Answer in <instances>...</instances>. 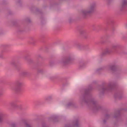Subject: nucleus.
<instances>
[{
    "instance_id": "nucleus-33",
    "label": "nucleus",
    "mask_w": 127,
    "mask_h": 127,
    "mask_svg": "<svg viewBox=\"0 0 127 127\" xmlns=\"http://www.w3.org/2000/svg\"><path fill=\"white\" fill-rule=\"evenodd\" d=\"M21 0H18L17 2L19 4H20Z\"/></svg>"
},
{
    "instance_id": "nucleus-14",
    "label": "nucleus",
    "mask_w": 127,
    "mask_h": 127,
    "mask_svg": "<svg viewBox=\"0 0 127 127\" xmlns=\"http://www.w3.org/2000/svg\"><path fill=\"white\" fill-rule=\"evenodd\" d=\"M1 46L4 49H6L9 47L10 45L9 44H4L2 45Z\"/></svg>"
},
{
    "instance_id": "nucleus-24",
    "label": "nucleus",
    "mask_w": 127,
    "mask_h": 127,
    "mask_svg": "<svg viewBox=\"0 0 127 127\" xmlns=\"http://www.w3.org/2000/svg\"><path fill=\"white\" fill-rule=\"evenodd\" d=\"M52 99V97L51 96H49L46 98L45 99L46 100H49Z\"/></svg>"
},
{
    "instance_id": "nucleus-15",
    "label": "nucleus",
    "mask_w": 127,
    "mask_h": 127,
    "mask_svg": "<svg viewBox=\"0 0 127 127\" xmlns=\"http://www.w3.org/2000/svg\"><path fill=\"white\" fill-rule=\"evenodd\" d=\"M77 47L81 49H82L85 48V46L82 45H78L77 46Z\"/></svg>"
},
{
    "instance_id": "nucleus-29",
    "label": "nucleus",
    "mask_w": 127,
    "mask_h": 127,
    "mask_svg": "<svg viewBox=\"0 0 127 127\" xmlns=\"http://www.w3.org/2000/svg\"><path fill=\"white\" fill-rule=\"evenodd\" d=\"M11 127H16V125L15 124L12 123L11 126Z\"/></svg>"
},
{
    "instance_id": "nucleus-26",
    "label": "nucleus",
    "mask_w": 127,
    "mask_h": 127,
    "mask_svg": "<svg viewBox=\"0 0 127 127\" xmlns=\"http://www.w3.org/2000/svg\"><path fill=\"white\" fill-rule=\"evenodd\" d=\"M55 78V77L54 76H50L49 77V78L51 80H53Z\"/></svg>"
},
{
    "instance_id": "nucleus-31",
    "label": "nucleus",
    "mask_w": 127,
    "mask_h": 127,
    "mask_svg": "<svg viewBox=\"0 0 127 127\" xmlns=\"http://www.w3.org/2000/svg\"><path fill=\"white\" fill-rule=\"evenodd\" d=\"M37 57L38 58H42V57L40 55H38L37 56Z\"/></svg>"
},
{
    "instance_id": "nucleus-5",
    "label": "nucleus",
    "mask_w": 127,
    "mask_h": 127,
    "mask_svg": "<svg viewBox=\"0 0 127 127\" xmlns=\"http://www.w3.org/2000/svg\"><path fill=\"white\" fill-rule=\"evenodd\" d=\"M74 59V58L72 55H69L64 57L61 60V62L65 65L70 63Z\"/></svg>"
},
{
    "instance_id": "nucleus-4",
    "label": "nucleus",
    "mask_w": 127,
    "mask_h": 127,
    "mask_svg": "<svg viewBox=\"0 0 127 127\" xmlns=\"http://www.w3.org/2000/svg\"><path fill=\"white\" fill-rule=\"evenodd\" d=\"M15 84L16 87L12 88V90L16 92H19L21 90V87L22 86L23 83L21 79H17L15 81Z\"/></svg>"
},
{
    "instance_id": "nucleus-9",
    "label": "nucleus",
    "mask_w": 127,
    "mask_h": 127,
    "mask_svg": "<svg viewBox=\"0 0 127 127\" xmlns=\"http://www.w3.org/2000/svg\"><path fill=\"white\" fill-rule=\"evenodd\" d=\"M116 68V65L114 64L109 65L106 67V69L108 70H111L113 71L115 70Z\"/></svg>"
},
{
    "instance_id": "nucleus-23",
    "label": "nucleus",
    "mask_w": 127,
    "mask_h": 127,
    "mask_svg": "<svg viewBox=\"0 0 127 127\" xmlns=\"http://www.w3.org/2000/svg\"><path fill=\"white\" fill-rule=\"evenodd\" d=\"M26 127H32L30 125L26 123H25Z\"/></svg>"
},
{
    "instance_id": "nucleus-38",
    "label": "nucleus",
    "mask_w": 127,
    "mask_h": 127,
    "mask_svg": "<svg viewBox=\"0 0 127 127\" xmlns=\"http://www.w3.org/2000/svg\"><path fill=\"white\" fill-rule=\"evenodd\" d=\"M126 26L127 27V23L126 24Z\"/></svg>"
},
{
    "instance_id": "nucleus-34",
    "label": "nucleus",
    "mask_w": 127,
    "mask_h": 127,
    "mask_svg": "<svg viewBox=\"0 0 127 127\" xmlns=\"http://www.w3.org/2000/svg\"><path fill=\"white\" fill-rule=\"evenodd\" d=\"M42 127H46L45 126V124H44L42 125Z\"/></svg>"
},
{
    "instance_id": "nucleus-25",
    "label": "nucleus",
    "mask_w": 127,
    "mask_h": 127,
    "mask_svg": "<svg viewBox=\"0 0 127 127\" xmlns=\"http://www.w3.org/2000/svg\"><path fill=\"white\" fill-rule=\"evenodd\" d=\"M110 117L109 115L108 114H106L105 116V117L106 119H107Z\"/></svg>"
},
{
    "instance_id": "nucleus-30",
    "label": "nucleus",
    "mask_w": 127,
    "mask_h": 127,
    "mask_svg": "<svg viewBox=\"0 0 127 127\" xmlns=\"http://www.w3.org/2000/svg\"><path fill=\"white\" fill-rule=\"evenodd\" d=\"M108 22H110L112 23H113V21L112 19H110L108 21Z\"/></svg>"
},
{
    "instance_id": "nucleus-11",
    "label": "nucleus",
    "mask_w": 127,
    "mask_h": 127,
    "mask_svg": "<svg viewBox=\"0 0 127 127\" xmlns=\"http://www.w3.org/2000/svg\"><path fill=\"white\" fill-rule=\"evenodd\" d=\"M29 74V72L27 71L23 70L20 73V75L21 76H26Z\"/></svg>"
},
{
    "instance_id": "nucleus-20",
    "label": "nucleus",
    "mask_w": 127,
    "mask_h": 127,
    "mask_svg": "<svg viewBox=\"0 0 127 127\" xmlns=\"http://www.w3.org/2000/svg\"><path fill=\"white\" fill-rule=\"evenodd\" d=\"M4 52V50H2L0 52V57H2V54Z\"/></svg>"
},
{
    "instance_id": "nucleus-8",
    "label": "nucleus",
    "mask_w": 127,
    "mask_h": 127,
    "mask_svg": "<svg viewBox=\"0 0 127 127\" xmlns=\"http://www.w3.org/2000/svg\"><path fill=\"white\" fill-rule=\"evenodd\" d=\"M127 5V0H123L122 3L120 6L119 9L121 11H123Z\"/></svg>"
},
{
    "instance_id": "nucleus-32",
    "label": "nucleus",
    "mask_w": 127,
    "mask_h": 127,
    "mask_svg": "<svg viewBox=\"0 0 127 127\" xmlns=\"http://www.w3.org/2000/svg\"><path fill=\"white\" fill-rule=\"evenodd\" d=\"M27 21L29 22L30 23L31 22V20L30 19H28L27 20Z\"/></svg>"
},
{
    "instance_id": "nucleus-2",
    "label": "nucleus",
    "mask_w": 127,
    "mask_h": 127,
    "mask_svg": "<svg viewBox=\"0 0 127 127\" xmlns=\"http://www.w3.org/2000/svg\"><path fill=\"white\" fill-rule=\"evenodd\" d=\"M95 4L94 3L90 5L86 9L81 10V14L83 17L85 18L88 14L93 12L95 9Z\"/></svg>"
},
{
    "instance_id": "nucleus-17",
    "label": "nucleus",
    "mask_w": 127,
    "mask_h": 127,
    "mask_svg": "<svg viewBox=\"0 0 127 127\" xmlns=\"http://www.w3.org/2000/svg\"><path fill=\"white\" fill-rule=\"evenodd\" d=\"M73 105V103L72 102H69L67 105V107H68L70 106H72Z\"/></svg>"
},
{
    "instance_id": "nucleus-27",
    "label": "nucleus",
    "mask_w": 127,
    "mask_h": 127,
    "mask_svg": "<svg viewBox=\"0 0 127 127\" xmlns=\"http://www.w3.org/2000/svg\"><path fill=\"white\" fill-rule=\"evenodd\" d=\"M115 97L116 98H120V97H119V95L118 94H115Z\"/></svg>"
},
{
    "instance_id": "nucleus-6",
    "label": "nucleus",
    "mask_w": 127,
    "mask_h": 127,
    "mask_svg": "<svg viewBox=\"0 0 127 127\" xmlns=\"http://www.w3.org/2000/svg\"><path fill=\"white\" fill-rule=\"evenodd\" d=\"M65 127H79L78 120H76L70 124H66Z\"/></svg>"
},
{
    "instance_id": "nucleus-16",
    "label": "nucleus",
    "mask_w": 127,
    "mask_h": 127,
    "mask_svg": "<svg viewBox=\"0 0 127 127\" xmlns=\"http://www.w3.org/2000/svg\"><path fill=\"white\" fill-rule=\"evenodd\" d=\"M3 114L0 113V123H1L3 121V119L2 118Z\"/></svg>"
},
{
    "instance_id": "nucleus-21",
    "label": "nucleus",
    "mask_w": 127,
    "mask_h": 127,
    "mask_svg": "<svg viewBox=\"0 0 127 127\" xmlns=\"http://www.w3.org/2000/svg\"><path fill=\"white\" fill-rule=\"evenodd\" d=\"M3 90L1 88H0V95H2L3 94Z\"/></svg>"
},
{
    "instance_id": "nucleus-35",
    "label": "nucleus",
    "mask_w": 127,
    "mask_h": 127,
    "mask_svg": "<svg viewBox=\"0 0 127 127\" xmlns=\"http://www.w3.org/2000/svg\"><path fill=\"white\" fill-rule=\"evenodd\" d=\"M113 0H108V3H110L111 1H112Z\"/></svg>"
},
{
    "instance_id": "nucleus-1",
    "label": "nucleus",
    "mask_w": 127,
    "mask_h": 127,
    "mask_svg": "<svg viewBox=\"0 0 127 127\" xmlns=\"http://www.w3.org/2000/svg\"><path fill=\"white\" fill-rule=\"evenodd\" d=\"M92 88H90L86 89L84 94L81 95L80 98L79 102L82 104L85 103L88 104L91 102L93 104V109L94 111H96L100 109L101 107L97 104V102L93 97H90V93Z\"/></svg>"
},
{
    "instance_id": "nucleus-3",
    "label": "nucleus",
    "mask_w": 127,
    "mask_h": 127,
    "mask_svg": "<svg viewBox=\"0 0 127 127\" xmlns=\"http://www.w3.org/2000/svg\"><path fill=\"white\" fill-rule=\"evenodd\" d=\"M115 84L112 82L109 83L106 86H102L101 87V89L99 90L101 94H103L104 93L110 91L113 89L115 86Z\"/></svg>"
},
{
    "instance_id": "nucleus-37",
    "label": "nucleus",
    "mask_w": 127,
    "mask_h": 127,
    "mask_svg": "<svg viewBox=\"0 0 127 127\" xmlns=\"http://www.w3.org/2000/svg\"><path fill=\"white\" fill-rule=\"evenodd\" d=\"M125 35H127V32L126 33Z\"/></svg>"
},
{
    "instance_id": "nucleus-18",
    "label": "nucleus",
    "mask_w": 127,
    "mask_h": 127,
    "mask_svg": "<svg viewBox=\"0 0 127 127\" xmlns=\"http://www.w3.org/2000/svg\"><path fill=\"white\" fill-rule=\"evenodd\" d=\"M16 62L15 61H12L11 62V64L13 66H15L16 64Z\"/></svg>"
},
{
    "instance_id": "nucleus-13",
    "label": "nucleus",
    "mask_w": 127,
    "mask_h": 127,
    "mask_svg": "<svg viewBox=\"0 0 127 127\" xmlns=\"http://www.w3.org/2000/svg\"><path fill=\"white\" fill-rule=\"evenodd\" d=\"M119 47V45L118 44H116L113 45L112 47H111L112 48V50H113V51L114 50H115L117 48Z\"/></svg>"
},
{
    "instance_id": "nucleus-28",
    "label": "nucleus",
    "mask_w": 127,
    "mask_h": 127,
    "mask_svg": "<svg viewBox=\"0 0 127 127\" xmlns=\"http://www.w3.org/2000/svg\"><path fill=\"white\" fill-rule=\"evenodd\" d=\"M54 64V62L52 61H50L49 62V64L50 65L52 66Z\"/></svg>"
},
{
    "instance_id": "nucleus-12",
    "label": "nucleus",
    "mask_w": 127,
    "mask_h": 127,
    "mask_svg": "<svg viewBox=\"0 0 127 127\" xmlns=\"http://www.w3.org/2000/svg\"><path fill=\"white\" fill-rule=\"evenodd\" d=\"M120 115V111H116L115 114V116L114 118H116L119 117Z\"/></svg>"
},
{
    "instance_id": "nucleus-22",
    "label": "nucleus",
    "mask_w": 127,
    "mask_h": 127,
    "mask_svg": "<svg viewBox=\"0 0 127 127\" xmlns=\"http://www.w3.org/2000/svg\"><path fill=\"white\" fill-rule=\"evenodd\" d=\"M86 64V63H81V64L80 65V67H83Z\"/></svg>"
},
{
    "instance_id": "nucleus-10",
    "label": "nucleus",
    "mask_w": 127,
    "mask_h": 127,
    "mask_svg": "<svg viewBox=\"0 0 127 127\" xmlns=\"http://www.w3.org/2000/svg\"><path fill=\"white\" fill-rule=\"evenodd\" d=\"M10 105L11 106L14 107H18L20 109H21L22 107V105H19L18 106L17 105V104L15 103V102H11L10 103Z\"/></svg>"
},
{
    "instance_id": "nucleus-36",
    "label": "nucleus",
    "mask_w": 127,
    "mask_h": 127,
    "mask_svg": "<svg viewBox=\"0 0 127 127\" xmlns=\"http://www.w3.org/2000/svg\"><path fill=\"white\" fill-rule=\"evenodd\" d=\"M103 122L104 123H105L106 122V121L105 120H103Z\"/></svg>"
},
{
    "instance_id": "nucleus-39",
    "label": "nucleus",
    "mask_w": 127,
    "mask_h": 127,
    "mask_svg": "<svg viewBox=\"0 0 127 127\" xmlns=\"http://www.w3.org/2000/svg\"><path fill=\"white\" fill-rule=\"evenodd\" d=\"M42 71H43V70H42L41 71H39V72H42Z\"/></svg>"
},
{
    "instance_id": "nucleus-19",
    "label": "nucleus",
    "mask_w": 127,
    "mask_h": 127,
    "mask_svg": "<svg viewBox=\"0 0 127 127\" xmlns=\"http://www.w3.org/2000/svg\"><path fill=\"white\" fill-rule=\"evenodd\" d=\"M104 66H102L101 67H100L98 68L96 70L97 71H100L101 70H102L104 69Z\"/></svg>"
},
{
    "instance_id": "nucleus-7",
    "label": "nucleus",
    "mask_w": 127,
    "mask_h": 127,
    "mask_svg": "<svg viewBox=\"0 0 127 127\" xmlns=\"http://www.w3.org/2000/svg\"><path fill=\"white\" fill-rule=\"evenodd\" d=\"M113 52V50H112V48L111 47H108L105 49L104 51L101 54V56L102 57Z\"/></svg>"
}]
</instances>
